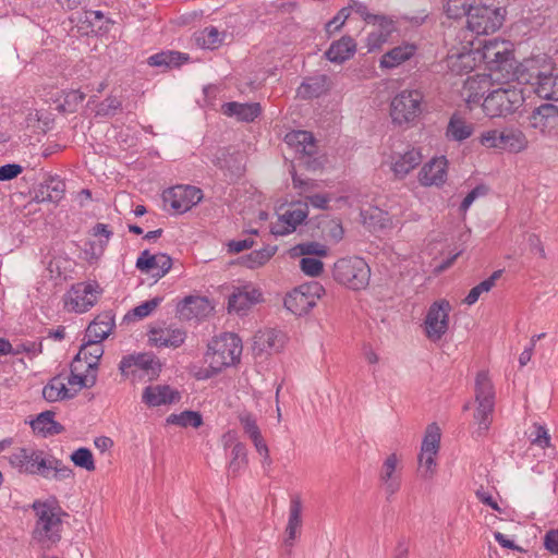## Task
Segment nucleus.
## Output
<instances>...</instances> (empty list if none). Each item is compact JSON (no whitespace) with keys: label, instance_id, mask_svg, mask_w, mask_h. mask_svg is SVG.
<instances>
[{"label":"nucleus","instance_id":"1","mask_svg":"<svg viewBox=\"0 0 558 558\" xmlns=\"http://www.w3.org/2000/svg\"><path fill=\"white\" fill-rule=\"evenodd\" d=\"M10 466L20 474L38 475L46 480L63 481L73 478V470L63 462L43 450L20 447L15 448L9 456Z\"/></svg>","mask_w":558,"mask_h":558},{"label":"nucleus","instance_id":"2","mask_svg":"<svg viewBox=\"0 0 558 558\" xmlns=\"http://www.w3.org/2000/svg\"><path fill=\"white\" fill-rule=\"evenodd\" d=\"M32 509L36 517L32 538L41 549H51L61 539L62 510L57 502L49 500H35Z\"/></svg>","mask_w":558,"mask_h":558},{"label":"nucleus","instance_id":"3","mask_svg":"<svg viewBox=\"0 0 558 558\" xmlns=\"http://www.w3.org/2000/svg\"><path fill=\"white\" fill-rule=\"evenodd\" d=\"M242 341L231 332H225L215 337L209 343L205 354L208 368L204 369L199 378H209L229 366L240 362L242 354Z\"/></svg>","mask_w":558,"mask_h":558},{"label":"nucleus","instance_id":"4","mask_svg":"<svg viewBox=\"0 0 558 558\" xmlns=\"http://www.w3.org/2000/svg\"><path fill=\"white\" fill-rule=\"evenodd\" d=\"M524 102L520 88L507 84L488 93L482 102L484 113L489 118L507 117L515 112Z\"/></svg>","mask_w":558,"mask_h":558},{"label":"nucleus","instance_id":"5","mask_svg":"<svg viewBox=\"0 0 558 558\" xmlns=\"http://www.w3.org/2000/svg\"><path fill=\"white\" fill-rule=\"evenodd\" d=\"M474 393L477 403L474 418L478 424V434L482 435L489 429L495 409V388L487 371L476 374Z\"/></svg>","mask_w":558,"mask_h":558},{"label":"nucleus","instance_id":"6","mask_svg":"<svg viewBox=\"0 0 558 558\" xmlns=\"http://www.w3.org/2000/svg\"><path fill=\"white\" fill-rule=\"evenodd\" d=\"M332 277L349 289L362 290L369 283L371 268L362 257H344L335 263Z\"/></svg>","mask_w":558,"mask_h":558},{"label":"nucleus","instance_id":"7","mask_svg":"<svg viewBox=\"0 0 558 558\" xmlns=\"http://www.w3.org/2000/svg\"><path fill=\"white\" fill-rule=\"evenodd\" d=\"M119 369L132 381L154 380L161 372L160 361L151 353H138L123 356Z\"/></svg>","mask_w":558,"mask_h":558},{"label":"nucleus","instance_id":"8","mask_svg":"<svg viewBox=\"0 0 558 558\" xmlns=\"http://www.w3.org/2000/svg\"><path fill=\"white\" fill-rule=\"evenodd\" d=\"M423 94L417 89H403L390 102V117L395 124L414 122L422 113Z\"/></svg>","mask_w":558,"mask_h":558},{"label":"nucleus","instance_id":"9","mask_svg":"<svg viewBox=\"0 0 558 558\" xmlns=\"http://www.w3.org/2000/svg\"><path fill=\"white\" fill-rule=\"evenodd\" d=\"M481 56L493 74L501 73V76L508 74L513 68L515 59L509 41L497 38L484 43L481 49Z\"/></svg>","mask_w":558,"mask_h":558},{"label":"nucleus","instance_id":"10","mask_svg":"<svg viewBox=\"0 0 558 558\" xmlns=\"http://www.w3.org/2000/svg\"><path fill=\"white\" fill-rule=\"evenodd\" d=\"M325 289L318 282L301 284L284 298V307L294 315H306L324 295Z\"/></svg>","mask_w":558,"mask_h":558},{"label":"nucleus","instance_id":"11","mask_svg":"<svg viewBox=\"0 0 558 558\" xmlns=\"http://www.w3.org/2000/svg\"><path fill=\"white\" fill-rule=\"evenodd\" d=\"M551 64L550 59L545 54L524 59L520 63L515 61L513 68L509 70L508 74L502 75V78L534 85L535 82L542 81Z\"/></svg>","mask_w":558,"mask_h":558},{"label":"nucleus","instance_id":"12","mask_svg":"<svg viewBox=\"0 0 558 558\" xmlns=\"http://www.w3.org/2000/svg\"><path fill=\"white\" fill-rule=\"evenodd\" d=\"M440 430L435 424L428 425L418 454V472L425 480L434 476L436 471V454L439 450Z\"/></svg>","mask_w":558,"mask_h":558},{"label":"nucleus","instance_id":"13","mask_svg":"<svg viewBox=\"0 0 558 558\" xmlns=\"http://www.w3.org/2000/svg\"><path fill=\"white\" fill-rule=\"evenodd\" d=\"M451 305L446 300L436 301L429 306L424 319V331L430 341H439L447 333Z\"/></svg>","mask_w":558,"mask_h":558},{"label":"nucleus","instance_id":"14","mask_svg":"<svg viewBox=\"0 0 558 558\" xmlns=\"http://www.w3.org/2000/svg\"><path fill=\"white\" fill-rule=\"evenodd\" d=\"M504 16L499 9L487 5H477L470 9L466 24L468 29L475 35H488L496 32L502 25Z\"/></svg>","mask_w":558,"mask_h":558},{"label":"nucleus","instance_id":"15","mask_svg":"<svg viewBox=\"0 0 558 558\" xmlns=\"http://www.w3.org/2000/svg\"><path fill=\"white\" fill-rule=\"evenodd\" d=\"M100 293L96 281L78 282L66 293L65 306L69 311L85 313L95 305Z\"/></svg>","mask_w":558,"mask_h":558},{"label":"nucleus","instance_id":"16","mask_svg":"<svg viewBox=\"0 0 558 558\" xmlns=\"http://www.w3.org/2000/svg\"><path fill=\"white\" fill-rule=\"evenodd\" d=\"M203 199L201 189L192 185H177L163 192V202L177 214L189 211Z\"/></svg>","mask_w":558,"mask_h":558},{"label":"nucleus","instance_id":"17","mask_svg":"<svg viewBox=\"0 0 558 558\" xmlns=\"http://www.w3.org/2000/svg\"><path fill=\"white\" fill-rule=\"evenodd\" d=\"M529 126L543 136L558 137V106L543 104L532 110Z\"/></svg>","mask_w":558,"mask_h":558},{"label":"nucleus","instance_id":"18","mask_svg":"<svg viewBox=\"0 0 558 558\" xmlns=\"http://www.w3.org/2000/svg\"><path fill=\"white\" fill-rule=\"evenodd\" d=\"M308 216L307 204H292L289 209L271 223L270 231L275 235H286L293 232Z\"/></svg>","mask_w":558,"mask_h":558},{"label":"nucleus","instance_id":"19","mask_svg":"<svg viewBox=\"0 0 558 558\" xmlns=\"http://www.w3.org/2000/svg\"><path fill=\"white\" fill-rule=\"evenodd\" d=\"M263 301L262 291L252 286L244 284L236 287L229 296L228 310L236 314L246 313L253 305Z\"/></svg>","mask_w":558,"mask_h":558},{"label":"nucleus","instance_id":"20","mask_svg":"<svg viewBox=\"0 0 558 558\" xmlns=\"http://www.w3.org/2000/svg\"><path fill=\"white\" fill-rule=\"evenodd\" d=\"M136 268L143 272H153V277L160 279L171 269L172 259L165 253L151 255L145 250L136 259Z\"/></svg>","mask_w":558,"mask_h":558},{"label":"nucleus","instance_id":"21","mask_svg":"<svg viewBox=\"0 0 558 558\" xmlns=\"http://www.w3.org/2000/svg\"><path fill=\"white\" fill-rule=\"evenodd\" d=\"M302 511L303 505L299 496H294L290 500L289 517L287 526L284 530L283 545L288 548V554H291V549L294 546L296 538L301 535L302 531Z\"/></svg>","mask_w":558,"mask_h":558},{"label":"nucleus","instance_id":"22","mask_svg":"<svg viewBox=\"0 0 558 558\" xmlns=\"http://www.w3.org/2000/svg\"><path fill=\"white\" fill-rule=\"evenodd\" d=\"M399 458L396 453L389 454L384 461L379 481L384 487L387 500L397 494L401 487V474L398 471Z\"/></svg>","mask_w":558,"mask_h":558},{"label":"nucleus","instance_id":"23","mask_svg":"<svg viewBox=\"0 0 558 558\" xmlns=\"http://www.w3.org/2000/svg\"><path fill=\"white\" fill-rule=\"evenodd\" d=\"M447 170L448 160L445 156L433 158L422 167L418 181L424 186H440L447 180Z\"/></svg>","mask_w":558,"mask_h":558},{"label":"nucleus","instance_id":"24","mask_svg":"<svg viewBox=\"0 0 558 558\" xmlns=\"http://www.w3.org/2000/svg\"><path fill=\"white\" fill-rule=\"evenodd\" d=\"M180 399V392L168 385L147 386L142 395V401L149 408L173 404Z\"/></svg>","mask_w":558,"mask_h":558},{"label":"nucleus","instance_id":"25","mask_svg":"<svg viewBox=\"0 0 558 558\" xmlns=\"http://www.w3.org/2000/svg\"><path fill=\"white\" fill-rule=\"evenodd\" d=\"M472 40H468L461 49H451L448 54V66L457 74L471 72L475 66V52L472 49Z\"/></svg>","mask_w":558,"mask_h":558},{"label":"nucleus","instance_id":"26","mask_svg":"<svg viewBox=\"0 0 558 558\" xmlns=\"http://www.w3.org/2000/svg\"><path fill=\"white\" fill-rule=\"evenodd\" d=\"M65 192V183L56 177H50L44 183H40L35 190L33 199L36 203H59Z\"/></svg>","mask_w":558,"mask_h":558},{"label":"nucleus","instance_id":"27","mask_svg":"<svg viewBox=\"0 0 558 558\" xmlns=\"http://www.w3.org/2000/svg\"><path fill=\"white\" fill-rule=\"evenodd\" d=\"M185 338V331L179 328H154L149 332V342L156 347L179 348Z\"/></svg>","mask_w":558,"mask_h":558},{"label":"nucleus","instance_id":"28","mask_svg":"<svg viewBox=\"0 0 558 558\" xmlns=\"http://www.w3.org/2000/svg\"><path fill=\"white\" fill-rule=\"evenodd\" d=\"M356 51V43L350 36H342L333 41L325 52V57L332 63L341 64L351 59Z\"/></svg>","mask_w":558,"mask_h":558},{"label":"nucleus","instance_id":"29","mask_svg":"<svg viewBox=\"0 0 558 558\" xmlns=\"http://www.w3.org/2000/svg\"><path fill=\"white\" fill-rule=\"evenodd\" d=\"M114 327V316L111 312H104L88 325L85 339H92L95 342H102Z\"/></svg>","mask_w":558,"mask_h":558},{"label":"nucleus","instance_id":"30","mask_svg":"<svg viewBox=\"0 0 558 558\" xmlns=\"http://www.w3.org/2000/svg\"><path fill=\"white\" fill-rule=\"evenodd\" d=\"M75 397V391L68 388L62 374L52 377L43 388V398L48 402L70 400Z\"/></svg>","mask_w":558,"mask_h":558},{"label":"nucleus","instance_id":"31","mask_svg":"<svg viewBox=\"0 0 558 558\" xmlns=\"http://www.w3.org/2000/svg\"><path fill=\"white\" fill-rule=\"evenodd\" d=\"M392 159L391 170L397 178L402 179L422 162V154L418 149L411 148Z\"/></svg>","mask_w":558,"mask_h":558},{"label":"nucleus","instance_id":"32","mask_svg":"<svg viewBox=\"0 0 558 558\" xmlns=\"http://www.w3.org/2000/svg\"><path fill=\"white\" fill-rule=\"evenodd\" d=\"M86 341L81 345L74 362L81 364L85 362L87 365L86 371H96L98 367L99 360L104 354V347L101 342H95L92 339H85Z\"/></svg>","mask_w":558,"mask_h":558},{"label":"nucleus","instance_id":"33","mask_svg":"<svg viewBox=\"0 0 558 558\" xmlns=\"http://www.w3.org/2000/svg\"><path fill=\"white\" fill-rule=\"evenodd\" d=\"M223 114L228 117H236L239 121L252 122L257 118L262 108L258 102L240 104L235 101L226 102L221 107Z\"/></svg>","mask_w":558,"mask_h":558},{"label":"nucleus","instance_id":"34","mask_svg":"<svg viewBox=\"0 0 558 558\" xmlns=\"http://www.w3.org/2000/svg\"><path fill=\"white\" fill-rule=\"evenodd\" d=\"M416 51V47L412 44H403L397 46L385 54H383L379 66L383 69H393L411 59Z\"/></svg>","mask_w":558,"mask_h":558},{"label":"nucleus","instance_id":"35","mask_svg":"<svg viewBox=\"0 0 558 558\" xmlns=\"http://www.w3.org/2000/svg\"><path fill=\"white\" fill-rule=\"evenodd\" d=\"M210 311L208 300L202 296H186L179 306V312L185 319L204 317Z\"/></svg>","mask_w":558,"mask_h":558},{"label":"nucleus","instance_id":"36","mask_svg":"<svg viewBox=\"0 0 558 558\" xmlns=\"http://www.w3.org/2000/svg\"><path fill=\"white\" fill-rule=\"evenodd\" d=\"M534 92L543 99L558 100V72L553 64L542 81L534 83Z\"/></svg>","mask_w":558,"mask_h":558},{"label":"nucleus","instance_id":"37","mask_svg":"<svg viewBox=\"0 0 558 558\" xmlns=\"http://www.w3.org/2000/svg\"><path fill=\"white\" fill-rule=\"evenodd\" d=\"M501 148L509 153H521L529 146L526 135L519 129L507 128L501 131Z\"/></svg>","mask_w":558,"mask_h":558},{"label":"nucleus","instance_id":"38","mask_svg":"<svg viewBox=\"0 0 558 558\" xmlns=\"http://www.w3.org/2000/svg\"><path fill=\"white\" fill-rule=\"evenodd\" d=\"M80 369V364L73 361L71 364V374L69 376H64L66 387L72 388V391H75V396L81 389L90 388L97 381L96 373L80 375L76 373Z\"/></svg>","mask_w":558,"mask_h":558},{"label":"nucleus","instance_id":"39","mask_svg":"<svg viewBox=\"0 0 558 558\" xmlns=\"http://www.w3.org/2000/svg\"><path fill=\"white\" fill-rule=\"evenodd\" d=\"M473 134V124L458 114H453L448 123L446 136L449 140L462 142Z\"/></svg>","mask_w":558,"mask_h":558},{"label":"nucleus","instance_id":"40","mask_svg":"<svg viewBox=\"0 0 558 558\" xmlns=\"http://www.w3.org/2000/svg\"><path fill=\"white\" fill-rule=\"evenodd\" d=\"M189 57L178 51H162L150 56L147 63L150 66L171 69L187 61Z\"/></svg>","mask_w":558,"mask_h":558},{"label":"nucleus","instance_id":"41","mask_svg":"<svg viewBox=\"0 0 558 558\" xmlns=\"http://www.w3.org/2000/svg\"><path fill=\"white\" fill-rule=\"evenodd\" d=\"M54 413L52 411H45L32 422L34 430L47 435H58L64 430V427L53 420Z\"/></svg>","mask_w":558,"mask_h":558},{"label":"nucleus","instance_id":"42","mask_svg":"<svg viewBox=\"0 0 558 558\" xmlns=\"http://www.w3.org/2000/svg\"><path fill=\"white\" fill-rule=\"evenodd\" d=\"M255 344L260 351L278 352L283 347V335L274 329L258 331L255 336Z\"/></svg>","mask_w":558,"mask_h":558},{"label":"nucleus","instance_id":"43","mask_svg":"<svg viewBox=\"0 0 558 558\" xmlns=\"http://www.w3.org/2000/svg\"><path fill=\"white\" fill-rule=\"evenodd\" d=\"M286 141L289 145L294 146L296 151L312 156L315 153V140L312 133L306 131H295L287 134Z\"/></svg>","mask_w":558,"mask_h":558},{"label":"nucleus","instance_id":"44","mask_svg":"<svg viewBox=\"0 0 558 558\" xmlns=\"http://www.w3.org/2000/svg\"><path fill=\"white\" fill-rule=\"evenodd\" d=\"M327 81L326 75L310 77L298 88V95L304 99L319 97L327 89Z\"/></svg>","mask_w":558,"mask_h":558},{"label":"nucleus","instance_id":"45","mask_svg":"<svg viewBox=\"0 0 558 558\" xmlns=\"http://www.w3.org/2000/svg\"><path fill=\"white\" fill-rule=\"evenodd\" d=\"M167 424L180 427L198 428L203 425L202 414L197 411L185 410L181 413H172L166 418Z\"/></svg>","mask_w":558,"mask_h":558},{"label":"nucleus","instance_id":"46","mask_svg":"<svg viewBox=\"0 0 558 558\" xmlns=\"http://www.w3.org/2000/svg\"><path fill=\"white\" fill-rule=\"evenodd\" d=\"M247 451L242 442H236L231 450V460L228 465L229 475L235 477L247 466Z\"/></svg>","mask_w":558,"mask_h":558},{"label":"nucleus","instance_id":"47","mask_svg":"<svg viewBox=\"0 0 558 558\" xmlns=\"http://www.w3.org/2000/svg\"><path fill=\"white\" fill-rule=\"evenodd\" d=\"M502 270L494 271L489 278L483 280L477 286L473 287L464 299V303L473 305L477 302L483 293L489 292L495 286L496 281L501 277Z\"/></svg>","mask_w":558,"mask_h":558},{"label":"nucleus","instance_id":"48","mask_svg":"<svg viewBox=\"0 0 558 558\" xmlns=\"http://www.w3.org/2000/svg\"><path fill=\"white\" fill-rule=\"evenodd\" d=\"M327 254L328 250L326 245L315 241L300 243L290 248V255L292 257L326 256Z\"/></svg>","mask_w":558,"mask_h":558},{"label":"nucleus","instance_id":"49","mask_svg":"<svg viewBox=\"0 0 558 558\" xmlns=\"http://www.w3.org/2000/svg\"><path fill=\"white\" fill-rule=\"evenodd\" d=\"M276 246H266L260 250L252 251L243 258V264L251 269L262 267L270 260L276 254Z\"/></svg>","mask_w":558,"mask_h":558},{"label":"nucleus","instance_id":"50","mask_svg":"<svg viewBox=\"0 0 558 558\" xmlns=\"http://www.w3.org/2000/svg\"><path fill=\"white\" fill-rule=\"evenodd\" d=\"M484 83L486 84L487 83V80L486 77L482 76V77H469L464 85H463V92H462V95L464 96L465 98V101L469 104V105H472V104H477L480 102V100L482 99L483 95H484V90L483 92H478L477 89H482L481 87V84Z\"/></svg>","mask_w":558,"mask_h":558},{"label":"nucleus","instance_id":"51","mask_svg":"<svg viewBox=\"0 0 558 558\" xmlns=\"http://www.w3.org/2000/svg\"><path fill=\"white\" fill-rule=\"evenodd\" d=\"M70 459L75 466L82 468L88 472H93L96 469L93 453L88 448L82 447L74 450Z\"/></svg>","mask_w":558,"mask_h":558},{"label":"nucleus","instance_id":"52","mask_svg":"<svg viewBox=\"0 0 558 558\" xmlns=\"http://www.w3.org/2000/svg\"><path fill=\"white\" fill-rule=\"evenodd\" d=\"M470 0H447L445 12L450 19H459L469 15L470 9H473Z\"/></svg>","mask_w":558,"mask_h":558},{"label":"nucleus","instance_id":"53","mask_svg":"<svg viewBox=\"0 0 558 558\" xmlns=\"http://www.w3.org/2000/svg\"><path fill=\"white\" fill-rule=\"evenodd\" d=\"M362 217L365 223L380 229L388 227L391 222L388 214L379 208L365 210L362 213Z\"/></svg>","mask_w":558,"mask_h":558},{"label":"nucleus","instance_id":"54","mask_svg":"<svg viewBox=\"0 0 558 558\" xmlns=\"http://www.w3.org/2000/svg\"><path fill=\"white\" fill-rule=\"evenodd\" d=\"M323 235L326 240L331 241L333 243H338L342 240L344 230L340 220L330 219L323 223L322 227Z\"/></svg>","mask_w":558,"mask_h":558},{"label":"nucleus","instance_id":"55","mask_svg":"<svg viewBox=\"0 0 558 558\" xmlns=\"http://www.w3.org/2000/svg\"><path fill=\"white\" fill-rule=\"evenodd\" d=\"M531 444L536 445L541 448H547L550 446V435L547 428L541 424H533L532 430L529 434Z\"/></svg>","mask_w":558,"mask_h":558},{"label":"nucleus","instance_id":"56","mask_svg":"<svg viewBox=\"0 0 558 558\" xmlns=\"http://www.w3.org/2000/svg\"><path fill=\"white\" fill-rule=\"evenodd\" d=\"M301 270L311 277H318L324 270V264L316 257H303L300 260Z\"/></svg>","mask_w":558,"mask_h":558},{"label":"nucleus","instance_id":"57","mask_svg":"<svg viewBox=\"0 0 558 558\" xmlns=\"http://www.w3.org/2000/svg\"><path fill=\"white\" fill-rule=\"evenodd\" d=\"M220 34L215 27H206L196 38L197 43L208 49L215 48L220 43Z\"/></svg>","mask_w":558,"mask_h":558},{"label":"nucleus","instance_id":"58","mask_svg":"<svg viewBox=\"0 0 558 558\" xmlns=\"http://www.w3.org/2000/svg\"><path fill=\"white\" fill-rule=\"evenodd\" d=\"M161 301V298H154L151 300L145 301L133 308L132 315L140 319L145 318L158 307Z\"/></svg>","mask_w":558,"mask_h":558},{"label":"nucleus","instance_id":"59","mask_svg":"<svg viewBox=\"0 0 558 558\" xmlns=\"http://www.w3.org/2000/svg\"><path fill=\"white\" fill-rule=\"evenodd\" d=\"M350 16L349 8H342L326 24V32L331 35L339 31L348 17Z\"/></svg>","mask_w":558,"mask_h":558},{"label":"nucleus","instance_id":"60","mask_svg":"<svg viewBox=\"0 0 558 558\" xmlns=\"http://www.w3.org/2000/svg\"><path fill=\"white\" fill-rule=\"evenodd\" d=\"M501 131L489 130L482 133L480 142L488 148H501Z\"/></svg>","mask_w":558,"mask_h":558},{"label":"nucleus","instance_id":"61","mask_svg":"<svg viewBox=\"0 0 558 558\" xmlns=\"http://www.w3.org/2000/svg\"><path fill=\"white\" fill-rule=\"evenodd\" d=\"M240 422L243 426L245 434L250 438H256V436L260 435L259 427L257 426L256 420L253 417L252 414L245 413L240 415Z\"/></svg>","mask_w":558,"mask_h":558},{"label":"nucleus","instance_id":"62","mask_svg":"<svg viewBox=\"0 0 558 558\" xmlns=\"http://www.w3.org/2000/svg\"><path fill=\"white\" fill-rule=\"evenodd\" d=\"M43 352L41 342L28 341L25 343L17 344L12 352L13 354L26 353L29 356H36Z\"/></svg>","mask_w":558,"mask_h":558},{"label":"nucleus","instance_id":"63","mask_svg":"<svg viewBox=\"0 0 558 558\" xmlns=\"http://www.w3.org/2000/svg\"><path fill=\"white\" fill-rule=\"evenodd\" d=\"M121 107V101L116 97H107L97 109L99 116H112Z\"/></svg>","mask_w":558,"mask_h":558},{"label":"nucleus","instance_id":"64","mask_svg":"<svg viewBox=\"0 0 558 558\" xmlns=\"http://www.w3.org/2000/svg\"><path fill=\"white\" fill-rule=\"evenodd\" d=\"M23 171V167L17 163H8L0 167V181H9L16 178Z\"/></svg>","mask_w":558,"mask_h":558}]
</instances>
